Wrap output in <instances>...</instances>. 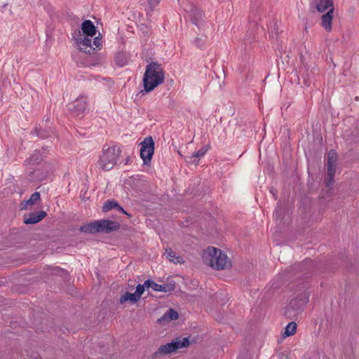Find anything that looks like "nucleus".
Here are the masks:
<instances>
[{
    "instance_id": "1",
    "label": "nucleus",
    "mask_w": 359,
    "mask_h": 359,
    "mask_svg": "<svg viewBox=\"0 0 359 359\" xmlns=\"http://www.w3.org/2000/svg\"><path fill=\"white\" fill-rule=\"evenodd\" d=\"M81 29L84 35L83 38L81 37V32L79 29H76L72 33L73 39L76 40L79 50L89 55L95 53L96 50L92 46L91 38L97 33L96 27L91 20H86L81 23Z\"/></svg>"
},
{
    "instance_id": "2",
    "label": "nucleus",
    "mask_w": 359,
    "mask_h": 359,
    "mask_svg": "<svg viewBox=\"0 0 359 359\" xmlns=\"http://www.w3.org/2000/svg\"><path fill=\"white\" fill-rule=\"evenodd\" d=\"M164 71L161 65L151 62L146 67L143 76L144 89L146 93L151 92L164 81Z\"/></svg>"
},
{
    "instance_id": "3",
    "label": "nucleus",
    "mask_w": 359,
    "mask_h": 359,
    "mask_svg": "<svg viewBox=\"0 0 359 359\" xmlns=\"http://www.w3.org/2000/svg\"><path fill=\"white\" fill-rule=\"evenodd\" d=\"M205 264L215 270H224L231 267V262L221 250L215 247H208L202 256Z\"/></svg>"
},
{
    "instance_id": "4",
    "label": "nucleus",
    "mask_w": 359,
    "mask_h": 359,
    "mask_svg": "<svg viewBox=\"0 0 359 359\" xmlns=\"http://www.w3.org/2000/svg\"><path fill=\"white\" fill-rule=\"evenodd\" d=\"M120 224L110 219H102L93 222L80 227V231L83 233H96L103 232L109 233L120 229Z\"/></svg>"
},
{
    "instance_id": "5",
    "label": "nucleus",
    "mask_w": 359,
    "mask_h": 359,
    "mask_svg": "<svg viewBox=\"0 0 359 359\" xmlns=\"http://www.w3.org/2000/svg\"><path fill=\"white\" fill-rule=\"evenodd\" d=\"M120 150L114 147L104 146L102 154L100 156L98 161L99 165L104 170H110L116 164L119 156Z\"/></svg>"
},
{
    "instance_id": "6",
    "label": "nucleus",
    "mask_w": 359,
    "mask_h": 359,
    "mask_svg": "<svg viewBox=\"0 0 359 359\" xmlns=\"http://www.w3.org/2000/svg\"><path fill=\"white\" fill-rule=\"evenodd\" d=\"M190 344L189 337L176 338L171 342L161 345L158 349L154 353L153 358H156L159 355H163L173 353L179 348L188 347Z\"/></svg>"
},
{
    "instance_id": "7",
    "label": "nucleus",
    "mask_w": 359,
    "mask_h": 359,
    "mask_svg": "<svg viewBox=\"0 0 359 359\" xmlns=\"http://www.w3.org/2000/svg\"><path fill=\"white\" fill-rule=\"evenodd\" d=\"M183 6L184 10L187 13L192 23L198 28L203 27L205 17L204 13L192 3L187 2Z\"/></svg>"
},
{
    "instance_id": "8",
    "label": "nucleus",
    "mask_w": 359,
    "mask_h": 359,
    "mask_svg": "<svg viewBox=\"0 0 359 359\" xmlns=\"http://www.w3.org/2000/svg\"><path fill=\"white\" fill-rule=\"evenodd\" d=\"M140 156L144 165H149L154 153L155 144L151 136L144 138L140 143Z\"/></svg>"
},
{
    "instance_id": "9",
    "label": "nucleus",
    "mask_w": 359,
    "mask_h": 359,
    "mask_svg": "<svg viewBox=\"0 0 359 359\" xmlns=\"http://www.w3.org/2000/svg\"><path fill=\"white\" fill-rule=\"evenodd\" d=\"M87 106L86 97L81 95L69 105V110L74 116H80L85 112Z\"/></svg>"
},
{
    "instance_id": "10",
    "label": "nucleus",
    "mask_w": 359,
    "mask_h": 359,
    "mask_svg": "<svg viewBox=\"0 0 359 359\" xmlns=\"http://www.w3.org/2000/svg\"><path fill=\"white\" fill-rule=\"evenodd\" d=\"M46 216L47 213L43 210L29 212L23 216V222L25 224H35L41 221Z\"/></svg>"
},
{
    "instance_id": "11",
    "label": "nucleus",
    "mask_w": 359,
    "mask_h": 359,
    "mask_svg": "<svg viewBox=\"0 0 359 359\" xmlns=\"http://www.w3.org/2000/svg\"><path fill=\"white\" fill-rule=\"evenodd\" d=\"M309 297L306 293L299 295L296 299H292L289 307L295 311H302L303 308L308 303Z\"/></svg>"
},
{
    "instance_id": "12",
    "label": "nucleus",
    "mask_w": 359,
    "mask_h": 359,
    "mask_svg": "<svg viewBox=\"0 0 359 359\" xmlns=\"http://www.w3.org/2000/svg\"><path fill=\"white\" fill-rule=\"evenodd\" d=\"M178 313L170 308L165 311L163 316L158 319L157 322L161 325H165L172 320L178 319Z\"/></svg>"
},
{
    "instance_id": "13",
    "label": "nucleus",
    "mask_w": 359,
    "mask_h": 359,
    "mask_svg": "<svg viewBox=\"0 0 359 359\" xmlns=\"http://www.w3.org/2000/svg\"><path fill=\"white\" fill-rule=\"evenodd\" d=\"M334 8H331L326 13L322 15V27L327 31L332 30V21L333 19Z\"/></svg>"
},
{
    "instance_id": "14",
    "label": "nucleus",
    "mask_w": 359,
    "mask_h": 359,
    "mask_svg": "<svg viewBox=\"0 0 359 359\" xmlns=\"http://www.w3.org/2000/svg\"><path fill=\"white\" fill-rule=\"evenodd\" d=\"M41 201V196L39 192L33 193L30 198L27 201H23L21 203V210H27L29 205H33Z\"/></svg>"
},
{
    "instance_id": "15",
    "label": "nucleus",
    "mask_w": 359,
    "mask_h": 359,
    "mask_svg": "<svg viewBox=\"0 0 359 359\" xmlns=\"http://www.w3.org/2000/svg\"><path fill=\"white\" fill-rule=\"evenodd\" d=\"M331 8H334L332 0H318L316 2V8L320 13L329 11Z\"/></svg>"
},
{
    "instance_id": "16",
    "label": "nucleus",
    "mask_w": 359,
    "mask_h": 359,
    "mask_svg": "<svg viewBox=\"0 0 359 359\" xmlns=\"http://www.w3.org/2000/svg\"><path fill=\"white\" fill-rule=\"evenodd\" d=\"M331 155L332 153L329 152L327 155V175L330 177L329 182L327 184V186H330V184H332L334 182V176L335 174V164H332L331 162Z\"/></svg>"
},
{
    "instance_id": "17",
    "label": "nucleus",
    "mask_w": 359,
    "mask_h": 359,
    "mask_svg": "<svg viewBox=\"0 0 359 359\" xmlns=\"http://www.w3.org/2000/svg\"><path fill=\"white\" fill-rule=\"evenodd\" d=\"M130 301L131 303H136L139 301L135 293H130L129 292H125L119 299L120 304H124L125 302Z\"/></svg>"
},
{
    "instance_id": "18",
    "label": "nucleus",
    "mask_w": 359,
    "mask_h": 359,
    "mask_svg": "<svg viewBox=\"0 0 359 359\" xmlns=\"http://www.w3.org/2000/svg\"><path fill=\"white\" fill-rule=\"evenodd\" d=\"M42 160L43 156L40 151H35L34 153L25 161V163L27 165L39 164L42 161Z\"/></svg>"
},
{
    "instance_id": "19",
    "label": "nucleus",
    "mask_w": 359,
    "mask_h": 359,
    "mask_svg": "<svg viewBox=\"0 0 359 359\" xmlns=\"http://www.w3.org/2000/svg\"><path fill=\"white\" fill-rule=\"evenodd\" d=\"M165 255L166 258L169 259V261L177 263H181L182 257L177 255V253L173 252L170 248H167L165 249Z\"/></svg>"
},
{
    "instance_id": "20",
    "label": "nucleus",
    "mask_w": 359,
    "mask_h": 359,
    "mask_svg": "<svg viewBox=\"0 0 359 359\" xmlns=\"http://www.w3.org/2000/svg\"><path fill=\"white\" fill-rule=\"evenodd\" d=\"M297 331V323L294 321L289 323L285 327V331L283 334L284 337H290L294 335Z\"/></svg>"
},
{
    "instance_id": "21",
    "label": "nucleus",
    "mask_w": 359,
    "mask_h": 359,
    "mask_svg": "<svg viewBox=\"0 0 359 359\" xmlns=\"http://www.w3.org/2000/svg\"><path fill=\"white\" fill-rule=\"evenodd\" d=\"M114 61L116 65L123 67L127 65L128 59L125 53L118 52L116 54Z\"/></svg>"
},
{
    "instance_id": "22",
    "label": "nucleus",
    "mask_w": 359,
    "mask_h": 359,
    "mask_svg": "<svg viewBox=\"0 0 359 359\" xmlns=\"http://www.w3.org/2000/svg\"><path fill=\"white\" fill-rule=\"evenodd\" d=\"M299 74L304 79V85L309 86L310 85V79H311V75L312 72H309V68H307L306 66H304L299 70Z\"/></svg>"
},
{
    "instance_id": "23",
    "label": "nucleus",
    "mask_w": 359,
    "mask_h": 359,
    "mask_svg": "<svg viewBox=\"0 0 359 359\" xmlns=\"http://www.w3.org/2000/svg\"><path fill=\"white\" fill-rule=\"evenodd\" d=\"M176 283L173 280H168V281L161 285V292H172L175 290Z\"/></svg>"
},
{
    "instance_id": "24",
    "label": "nucleus",
    "mask_w": 359,
    "mask_h": 359,
    "mask_svg": "<svg viewBox=\"0 0 359 359\" xmlns=\"http://www.w3.org/2000/svg\"><path fill=\"white\" fill-rule=\"evenodd\" d=\"M119 208V204L114 200H111V201L109 200V201H107L104 203V205L102 206V211L104 212H107L114 208Z\"/></svg>"
},
{
    "instance_id": "25",
    "label": "nucleus",
    "mask_w": 359,
    "mask_h": 359,
    "mask_svg": "<svg viewBox=\"0 0 359 359\" xmlns=\"http://www.w3.org/2000/svg\"><path fill=\"white\" fill-rule=\"evenodd\" d=\"M144 285L147 288H152L154 291L161 292V285L155 283L154 280L147 279L144 281Z\"/></svg>"
},
{
    "instance_id": "26",
    "label": "nucleus",
    "mask_w": 359,
    "mask_h": 359,
    "mask_svg": "<svg viewBox=\"0 0 359 359\" xmlns=\"http://www.w3.org/2000/svg\"><path fill=\"white\" fill-rule=\"evenodd\" d=\"M210 149L208 144L203 146L198 151L193 154V157H196L198 159L200 157L203 156Z\"/></svg>"
},
{
    "instance_id": "27",
    "label": "nucleus",
    "mask_w": 359,
    "mask_h": 359,
    "mask_svg": "<svg viewBox=\"0 0 359 359\" xmlns=\"http://www.w3.org/2000/svg\"><path fill=\"white\" fill-rule=\"evenodd\" d=\"M34 133L39 137H40L41 139H46L50 136V133L48 131L43 130L41 128H36L34 130Z\"/></svg>"
},
{
    "instance_id": "28",
    "label": "nucleus",
    "mask_w": 359,
    "mask_h": 359,
    "mask_svg": "<svg viewBox=\"0 0 359 359\" xmlns=\"http://www.w3.org/2000/svg\"><path fill=\"white\" fill-rule=\"evenodd\" d=\"M146 285H144V283L141 285H137L136 287L135 294L137 297L140 299L141 298L142 294L144 293L145 290Z\"/></svg>"
},
{
    "instance_id": "29",
    "label": "nucleus",
    "mask_w": 359,
    "mask_h": 359,
    "mask_svg": "<svg viewBox=\"0 0 359 359\" xmlns=\"http://www.w3.org/2000/svg\"><path fill=\"white\" fill-rule=\"evenodd\" d=\"M102 37L100 36V33H99V35L97 36H95L93 39V45L96 47L100 48L102 46Z\"/></svg>"
},
{
    "instance_id": "30",
    "label": "nucleus",
    "mask_w": 359,
    "mask_h": 359,
    "mask_svg": "<svg viewBox=\"0 0 359 359\" xmlns=\"http://www.w3.org/2000/svg\"><path fill=\"white\" fill-rule=\"evenodd\" d=\"M186 161L187 163L191 164H194L196 165H198L199 159H197L196 157H193V154L190 156L186 157Z\"/></svg>"
},
{
    "instance_id": "31",
    "label": "nucleus",
    "mask_w": 359,
    "mask_h": 359,
    "mask_svg": "<svg viewBox=\"0 0 359 359\" xmlns=\"http://www.w3.org/2000/svg\"><path fill=\"white\" fill-rule=\"evenodd\" d=\"M194 44L198 47V48H201L202 46H204L205 44V41L201 39V38H199V37H196L195 39H194Z\"/></svg>"
},
{
    "instance_id": "32",
    "label": "nucleus",
    "mask_w": 359,
    "mask_h": 359,
    "mask_svg": "<svg viewBox=\"0 0 359 359\" xmlns=\"http://www.w3.org/2000/svg\"><path fill=\"white\" fill-rule=\"evenodd\" d=\"M311 263H312V260L311 259H306L302 263L299 264L298 266H300V267L302 269L309 265L310 266L311 264Z\"/></svg>"
},
{
    "instance_id": "33",
    "label": "nucleus",
    "mask_w": 359,
    "mask_h": 359,
    "mask_svg": "<svg viewBox=\"0 0 359 359\" xmlns=\"http://www.w3.org/2000/svg\"><path fill=\"white\" fill-rule=\"evenodd\" d=\"M161 0H148V4L151 8H153L158 5Z\"/></svg>"
},
{
    "instance_id": "34",
    "label": "nucleus",
    "mask_w": 359,
    "mask_h": 359,
    "mask_svg": "<svg viewBox=\"0 0 359 359\" xmlns=\"http://www.w3.org/2000/svg\"><path fill=\"white\" fill-rule=\"evenodd\" d=\"M330 152H331L332 154L331 155V162L332 163V164H335V162L337 161V154L333 150H331Z\"/></svg>"
},
{
    "instance_id": "35",
    "label": "nucleus",
    "mask_w": 359,
    "mask_h": 359,
    "mask_svg": "<svg viewBox=\"0 0 359 359\" xmlns=\"http://www.w3.org/2000/svg\"><path fill=\"white\" fill-rule=\"evenodd\" d=\"M116 209H117V210H118V211H119V212H123V213H124V214H126V215H128V213H127V212L123 210V208L122 207H121L120 205H119V208H117Z\"/></svg>"
},
{
    "instance_id": "36",
    "label": "nucleus",
    "mask_w": 359,
    "mask_h": 359,
    "mask_svg": "<svg viewBox=\"0 0 359 359\" xmlns=\"http://www.w3.org/2000/svg\"><path fill=\"white\" fill-rule=\"evenodd\" d=\"M128 161H129V158H127V159H126V161L125 164H128Z\"/></svg>"
}]
</instances>
